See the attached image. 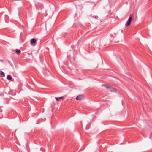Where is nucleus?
<instances>
[{
  "label": "nucleus",
  "mask_w": 152,
  "mask_h": 152,
  "mask_svg": "<svg viewBox=\"0 0 152 152\" xmlns=\"http://www.w3.org/2000/svg\"><path fill=\"white\" fill-rule=\"evenodd\" d=\"M30 44L33 46H34L36 44V40L34 39H32L30 41Z\"/></svg>",
  "instance_id": "20e7f679"
},
{
  "label": "nucleus",
  "mask_w": 152,
  "mask_h": 152,
  "mask_svg": "<svg viewBox=\"0 0 152 152\" xmlns=\"http://www.w3.org/2000/svg\"><path fill=\"white\" fill-rule=\"evenodd\" d=\"M84 98V96L83 95H79L77 96L76 99L77 100H83Z\"/></svg>",
  "instance_id": "7ed1b4c3"
},
{
  "label": "nucleus",
  "mask_w": 152,
  "mask_h": 152,
  "mask_svg": "<svg viewBox=\"0 0 152 152\" xmlns=\"http://www.w3.org/2000/svg\"><path fill=\"white\" fill-rule=\"evenodd\" d=\"M64 98L63 97L55 98L58 101H60L62 100H63Z\"/></svg>",
  "instance_id": "39448f33"
},
{
  "label": "nucleus",
  "mask_w": 152,
  "mask_h": 152,
  "mask_svg": "<svg viewBox=\"0 0 152 152\" xmlns=\"http://www.w3.org/2000/svg\"><path fill=\"white\" fill-rule=\"evenodd\" d=\"M101 86L102 87H104L109 91L115 92L116 91L115 88H112L111 86L106 84H102Z\"/></svg>",
  "instance_id": "f257e3e1"
},
{
  "label": "nucleus",
  "mask_w": 152,
  "mask_h": 152,
  "mask_svg": "<svg viewBox=\"0 0 152 152\" xmlns=\"http://www.w3.org/2000/svg\"><path fill=\"white\" fill-rule=\"evenodd\" d=\"M98 18V16H95V18L96 19H97Z\"/></svg>",
  "instance_id": "1a4fd4ad"
},
{
  "label": "nucleus",
  "mask_w": 152,
  "mask_h": 152,
  "mask_svg": "<svg viewBox=\"0 0 152 152\" xmlns=\"http://www.w3.org/2000/svg\"><path fill=\"white\" fill-rule=\"evenodd\" d=\"M15 51L16 53L18 54H19L21 52L18 49H17Z\"/></svg>",
  "instance_id": "0eeeda50"
},
{
  "label": "nucleus",
  "mask_w": 152,
  "mask_h": 152,
  "mask_svg": "<svg viewBox=\"0 0 152 152\" xmlns=\"http://www.w3.org/2000/svg\"><path fill=\"white\" fill-rule=\"evenodd\" d=\"M7 76H11V75H8Z\"/></svg>",
  "instance_id": "9d476101"
},
{
  "label": "nucleus",
  "mask_w": 152,
  "mask_h": 152,
  "mask_svg": "<svg viewBox=\"0 0 152 152\" xmlns=\"http://www.w3.org/2000/svg\"><path fill=\"white\" fill-rule=\"evenodd\" d=\"M7 79L9 80H10L12 79V77H7Z\"/></svg>",
  "instance_id": "6e6552de"
},
{
  "label": "nucleus",
  "mask_w": 152,
  "mask_h": 152,
  "mask_svg": "<svg viewBox=\"0 0 152 152\" xmlns=\"http://www.w3.org/2000/svg\"><path fill=\"white\" fill-rule=\"evenodd\" d=\"M132 17L131 16H130L128 20L125 24L126 26H128L130 25L132 20Z\"/></svg>",
  "instance_id": "f03ea898"
},
{
  "label": "nucleus",
  "mask_w": 152,
  "mask_h": 152,
  "mask_svg": "<svg viewBox=\"0 0 152 152\" xmlns=\"http://www.w3.org/2000/svg\"><path fill=\"white\" fill-rule=\"evenodd\" d=\"M0 76H5L4 73L2 71H0Z\"/></svg>",
  "instance_id": "423d86ee"
}]
</instances>
